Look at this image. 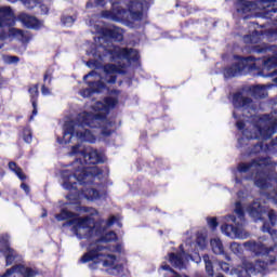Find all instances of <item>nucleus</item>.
I'll list each match as a JSON object with an SVG mask.
<instances>
[{"instance_id": "1", "label": "nucleus", "mask_w": 277, "mask_h": 277, "mask_svg": "<svg viewBox=\"0 0 277 277\" xmlns=\"http://www.w3.org/2000/svg\"><path fill=\"white\" fill-rule=\"evenodd\" d=\"M69 155L76 157V160L61 171L62 187L72 192L66 196L67 200H78L81 196L87 200H98L101 198L98 190L92 187L79 188V185H92L96 179H101L103 171L96 167V163L105 161L103 154L92 148L83 150L81 145L77 144L71 147Z\"/></svg>"}, {"instance_id": "2", "label": "nucleus", "mask_w": 277, "mask_h": 277, "mask_svg": "<svg viewBox=\"0 0 277 277\" xmlns=\"http://www.w3.org/2000/svg\"><path fill=\"white\" fill-rule=\"evenodd\" d=\"M118 94H120L118 90L110 91L109 96L104 102H96L92 106L94 113L83 111L77 116L75 121L65 122L63 138L57 137L58 144H70L72 137H77L80 142L94 144L96 142V133L90 129L101 128V135L109 137L114 133L111 127L115 123L107 119V114H109V109H114L118 105ZM85 127H90V129Z\"/></svg>"}, {"instance_id": "3", "label": "nucleus", "mask_w": 277, "mask_h": 277, "mask_svg": "<svg viewBox=\"0 0 277 277\" xmlns=\"http://www.w3.org/2000/svg\"><path fill=\"white\" fill-rule=\"evenodd\" d=\"M233 117L238 131H242V137L238 138V146L241 148L250 144V140H269L277 129V118L264 115L260 118V126L251 122L256 114V105L246 91H238L233 95ZM248 124H250L248 127ZM248 127V128H246Z\"/></svg>"}, {"instance_id": "4", "label": "nucleus", "mask_w": 277, "mask_h": 277, "mask_svg": "<svg viewBox=\"0 0 277 277\" xmlns=\"http://www.w3.org/2000/svg\"><path fill=\"white\" fill-rule=\"evenodd\" d=\"M93 58L87 62L89 68H103V62H116L117 65L104 66V75L108 83H116L117 75H126L131 62L140 60V53L135 49L116 47L114 44L100 45L91 52Z\"/></svg>"}, {"instance_id": "5", "label": "nucleus", "mask_w": 277, "mask_h": 277, "mask_svg": "<svg viewBox=\"0 0 277 277\" xmlns=\"http://www.w3.org/2000/svg\"><path fill=\"white\" fill-rule=\"evenodd\" d=\"M84 213H89L90 216L84 217H75L72 212L67 210H62L60 214H56L55 217L57 222H64V220H68L63 224V226H72L71 232L76 235L78 239H91V237H101L105 233L106 228L109 226H114L116 224V216H110L107 222L98 221L97 223L94 221L92 215H98V211L94 208H83ZM75 217V219H72Z\"/></svg>"}, {"instance_id": "6", "label": "nucleus", "mask_w": 277, "mask_h": 277, "mask_svg": "<svg viewBox=\"0 0 277 277\" xmlns=\"http://www.w3.org/2000/svg\"><path fill=\"white\" fill-rule=\"evenodd\" d=\"M243 248L255 256H261L254 263L243 261L242 269H237L238 277H250V274L265 276L276 269L277 248L269 247V242L263 238L243 242Z\"/></svg>"}, {"instance_id": "7", "label": "nucleus", "mask_w": 277, "mask_h": 277, "mask_svg": "<svg viewBox=\"0 0 277 277\" xmlns=\"http://www.w3.org/2000/svg\"><path fill=\"white\" fill-rule=\"evenodd\" d=\"M238 174H249L246 180L254 181L260 189L269 187V160L261 158L249 163H240L236 170Z\"/></svg>"}, {"instance_id": "8", "label": "nucleus", "mask_w": 277, "mask_h": 277, "mask_svg": "<svg viewBox=\"0 0 277 277\" xmlns=\"http://www.w3.org/2000/svg\"><path fill=\"white\" fill-rule=\"evenodd\" d=\"M117 236L116 233L109 232L105 236H102L100 239H95L94 243H91L89 246V252H87L81 258V263H85L92 259V255H94L95 252H97V256H105L107 255V259L103 262V267H111L114 263H116V255L113 254V252H120V246H111L107 245L109 241H116Z\"/></svg>"}, {"instance_id": "9", "label": "nucleus", "mask_w": 277, "mask_h": 277, "mask_svg": "<svg viewBox=\"0 0 277 277\" xmlns=\"http://www.w3.org/2000/svg\"><path fill=\"white\" fill-rule=\"evenodd\" d=\"M16 15L10 6H0V40H5L8 36L15 38L19 42H29L31 34L23 29L15 28Z\"/></svg>"}, {"instance_id": "10", "label": "nucleus", "mask_w": 277, "mask_h": 277, "mask_svg": "<svg viewBox=\"0 0 277 277\" xmlns=\"http://www.w3.org/2000/svg\"><path fill=\"white\" fill-rule=\"evenodd\" d=\"M235 214H229L225 217L226 222H233L235 225L223 224L221 230L226 237H232V239H248L250 234L243 229L246 226V214L243 213V206L241 201L235 203L234 209Z\"/></svg>"}, {"instance_id": "11", "label": "nucleus", "mask_w": 277, "mask_h": 277, "mask_svg": "<svg viewBox=\"0 0 277 277\" xmlns=\"http://www.w3.org/2000/svg\"><path fill=\"white\" fill-rule=\"evenodd\" d=\"M236 10L238 14H248L254 10H261L262 18H272L277 13V0H238L236 2Z\"/></svg>"}, {"instance_id": "12", "label": "nucleus", "mask_w": 277, "mask_h": 277, "mask_svg": "<svg viewBox=\"0 0 277 277\" xmlns=\"http://www.w3.org/2000/svg\"><path fill=\"white\" fill-rule=\"evenodd\" d=\"M94 68L95 70L90 71L88 75L83 76V81H85L87 85L89 88L82 89L80 91V96H83V98H89L91 94H96L103 90H105V83H111L107 81L105 77V66L96 68V67H90Z\"/></svg>"}, {"instance_id": "13", "label": "nucleus", "mask_w": 277, "mask_h": 277, "mask_svg": "<svg viewBox=\"0 0 277 277\" xmlns=\"http://www.w3.org/2000/svg\"><path fill=\"white\" fill-rule=\"evenodd\" d=\"M102 16L103 18H108L109 21L120 23L121 21H127L129 14L126 9L120 5V1H117L113 2L110 11H103Z\"/></svg>"}, {"instance_id": "14", "label": "nucleus", "mask_w": 277, "mask_h": 277, "mask_svg": "<svg viewBox=\"0 0 277 277\" xmlns=\"http://www.w3.org/2000/svg\"><path fill=\"white\" fill-rule=\"evenodd\" d=\"M261 36H266V38H277V27L276 28H269L267 30L259 31L253 30L252 34L246 35L243 37L245 44H258V42H261Z\"/></svg>"}, {"instance_id": "15", "label": "nucleus", "mask_w": 277, "mask_h": 277, "mask_svg": "<svg viewBox=\"0 0 277 277\" xmlns=\"http://www.w3.org/2000/svg\"><path fill=\"white\" fill-rule=\"evenodd\" d=\"M38 276V271L26 267L24 265H14L12 268L6 269L5 274L1 277H35Z\"/></svg>"}, {"instance_id": "16", "label": "nucleus", "mask_w": 277, "mask_h": 277, "mask_svg": "<svg viewBox=\"0 0 277 277\" xmlns=\"http://www.w3.org/2000/svg\"><path fill=\"white\" fill-rule=\"evenodd\" d=\"M146 5H148V2L146 1L141 2L133 0L129 2L128 10L132 21H142L144 16V8H146Z\"/></svg>"}, {"instance_id": "17", "label": "nucleus", "mask_w": 277, "mask_h": 277, "mask_svg": "<svg viewBox=\"0 0 277 277\" xmlns=\"http://www.w3.org/2000/svg\"><path fill=\"white\" fill-rule=\"evenodd\" d=\"M17 21H19L24 27H27V29H40V27H42V23L38 21V18L27 13H21L17 16Z\"/></svg>"}, {"instance_id": "18", "label": "nucleus", "mask_w": 277, "mask_h": 277, "mask_svg": "<svg viewBox=\"0 0 277 277\" xmlns=\"http://www.w3.org/2000/svg\"><path fill=\"white\" fill-rule=\"evenodd\" d=\"M104 36L115 40V42H122L124 40V30L118 26H110L104 30Z\"/></svg>"}, {"instance_id": "19", "label": "nucleus", "mask_w": 277, "mask_h": 277, "mask_svg": "<svg viewBox=\"0 0 277 277\" xmlns=\"http://www.w3.org/2000/svg\"><path fill=\"white\" fill-rule=\"evenodd\" d=\"M210 246L214 254H222L224 259H226V261H230V255L224 252V245L222 243V240L220 238H212L210 240Z\"/></svg>"}, {"instance_id": "20", "label": "nucleus", "mask_w": 277, "mask_h": 277, "mask_svg": "<svg viewBox=\"0 0 277 277\" xmlns=\"http://www.w3.org/2000/svg\"><path fill=\"white\" fill-rule=\"evenodd\" d=\"M4 245V249L3 246ZM3 250H6V255H5V261H6V265H12V263H16L17 261H21V258L16 255V251H14L13 249H11L8 246V242H3L0 241V252H3Z\"/></svg>"}, {"instance_id": "21", "label": "nucleus", "mask_w": 277, "mask_h": 277, "mask_svg": "<svg viewBox=\"0 0 277 277\" xmlns=\"http://www.w3.org/2000/svg\"><path fill=\"white\" fill-rule=\"evenodd\" d=\"M39 85L35 84L28 89L30 94V102L34 107L32 116H38V96H40V92L38 91Z\"/></svg>"}, {"instance_id": "22", "label": "nucleus", "mask_w": 277, "mask_h": 277, "mask_svg": "<svg viewBox=\"0 0 277 277\" xmlns=\"http://www.w3.org/2000/svg\"><path fill=\"white\" fill-rule=\"evenodd\" d=\"M185 254V251H182L180 253H170L169 261L173 267L176 269H183L185 267V263L183 262V256Z\"/></svg>"}, {"instance_id": "23", "label": "nucleus", "mask_w": 277, "mask_h": 277, "mask_svg": "<svg viewBox=\"0 0 277 277\" xmlns=\"http://www.w3.org/2000/svg\"><path fill=\"white\" fill-rule=\"evenodd\" d=\"M51 81H53V69H48L43 76V85L41 87V94L43 96H49L51 94V90L47 88V85H51Z\"/></svg>"}, {"instance_id": "24", "label": "nucleus", "mask_w": 277, "mask_h": 277, "mask_svg": "<svg viewBox=\"0 0 277 277\" xmlns=\"http://www.w3.org/2000/svg\"><path fill=\"white\" fill-rule=\"evenodd\" d=\"M104 261H109V258H107V254L98 255L97 252H95L87 262H82V263H90L89 264L90 269H96L98 267V264L102 263V266H103Z\"/></svg>"}, {"instance_id": "25", "label": "nucleus", "mask_w": 277, "mask_h": 277, "mask_svg": "<svg viewBox=\"0 0 277 277\" xmlns=\"http://www.w3.org/2000/svg\"><path fill=\"white\" fill-rule=\"evenodd\" d=\"M251 93L254 98H265L267 96V89L265 85L258 84L251 88Z\"/></svg>"}, {"instance_id": "26", "label": "nucleus", "mask_w": 277, "mask_h": 277, "mask_svg": "<svg viewBox=\"0 0 277 277\" xmlns=\"http://www.w3.org/2000/svg\"><path fill=\"white\" fill-rule=\"evenodd\" d=\"M9 169L11 170V172H14V174H16L19 181H25V179H27L25 173H23V169H21V167H17L16 162H9Z\"/></svg>"}, {"instance_id": "27", "label": "nucleus", "mask_w": 277, "mask_h": 277, "mask_svg": "<svg viewBox=\"0 0 277 277\" xmlns=\"http://www.w3.org/2000/svg\"><path fill=\"white\" fill-rule=\"evenodd\" d=\"M276 45H267V44H262V45H256L253 48V53H258V55H261L263 53H267V51H276Z\"/></svg>"}, {"instance_id": "28", "label": "nucleus", "mask_w": 277, "mask_h": 277, "mask_svg": "<svg viewBox=\"0 0 277 277\" xmlns=\"http://www.w3.org/2000/svg\"><path fill=\"white\" fill-rule=\"evenodd\" d=\"M262 232L263 233H268V235L272 237L273 241H275V243H277V230L273 229L269 226V223H267V222L263 223Z\"/></svg>"}, {"instance_id": "29", "label": "nucleus", "mask_w": 277, "mask_h": 277, "mask_svg": "<svg viewBox=\"0 0 277 277\" xmlns=\"http://www.w3.org/2000/svg\"><path fill=\"white\" fill-rule=\"evenodd\" d=\"M11 3H16L18 0H9ZM22 3H24L25 8L28 10H34L38 3H40L42 0H21Z\"/></svg>"}, {"instance_id": "30", "label": "nucleus", "mask_w": 277, "mask_h": 277, "mask_svg": "<svg viewBox=\"0 0 277 277\" xmlns=\"http://www.w3.org/2000/svg\"><path fill=\"white\" fill-rule=\"evenodd\" d=\"M203 262L206 265V272L209 276H213V263L211 262V259L208 254L203 255Z\"/></svg>"}, {"instance_id": "31", "label": "nucleus", "mask_w": 277, "mask_h": 277, "mask_svg": "<svg viewBox=\"0 0 277 277\" xmlns=\"http://www.w3.org/2000/svg\"><path fill=\"white\" fill-rule=\"evenodd\" d=\"M75 21H77L76 17H72V16H66L64 15L62 18H61V22L62 24L65 26V27H72V25H75Z\"/></svg>"}, {"instance_id": "32", "label": "nucleus", "mask_w": 277, "mask_h": 277, "mask_svg": "<svg viewBox=\"0 0 277 277\" xmlns=\"http://www.w3.org/2000/svg\"><path fill=\"white\" fill-rule=\"evenodd\" d=\"M23 135H24V142H26V144H31V140H32L31 129L29 128L24 129Z\"/></svg>"}, {"instance_id": "33", "label": "nucleus", "mask_w": 277, "mask_h": 277, "mask_svg": "<svg viewBox=\"0 0 277 277\" xmlns=\"http://www.w3.org/2000/svg\"><path fill=\"white\" fill-rule=\"evenodd\" d=\"M229 248L234 254H241V245H239L238 242H232Z\"/></svg>"}, {"instance_id": "34", "label": "nucleus", "mask_w": 277, "mask_h": 277, "mask_svg": "<svg viewBox=\"0 0 277 277\" xmlns=\"http://www.w3.org/2000/svg\"><path fill=\"white\" fill-rule=\"evenodd\" d=\"M197 246L200 248V250L205 249L207 246V240L202 236L197 237Z\"/></svg>"}, {"instance_id": "35", "label": "nucleus", "mask_w": 277, "mask_h": 277, "mask_svg": "<svg viewBox=\"0 0 277 277\" xmlns=\"http://www.w3.org/2000/svg\"><path fill=\"white\" fill-rule=\"evenodd\" d=\"M122 272H124V266H122V264H119L113 267V274L115 276H118V274H122Z\"/></svg>"}, {"instance_id": "36", "label": "nucleus", "mask_w": 277, "mask_h": 277, "mask_svg": "<svg viewBox=\"0 0 277 277\" xmlns=\"http://www.w3.org/2000/svg\"><path fill=\"white\" fill-rule=\"evenodd\" d=\"M219 267H221L222 272H225V274L230 272V266L226 262H219Z\"/></svg>"}, {"instance_id": "37", "label": "nucleus", "mask_w": 277, "mask_h": 277, "mask_svg": "<svg viewBox=\"0 0 277 277\" xmlns=\"http://www.w3.org/2000/svg\"><path fill=\"white\" fill-rule=\"evenodd\" d=\"M261 150H263V142H258L254 144V147L251 151L252 153H261Z\"/></svg>"}, {"instance_id": "38", "label": "nucleus", "mask_w": 277, "mask_h": 277, "mask_svg": "<svg viewBox=\"0 0 277 277\" xmlns=\"http://www.w3.org/2000/svg\"><path fill=\"white\" fill-rule=\"evenodd\" d=\"M208 224L211 228H217V220L215 217L209 219Z\"/></svg>"}, {"instance_id": "39", "label": "nucleus", "mask_w": 277, "mask_h": 277, "mask_svg": "<svg viewBox=\"0 0 277 277\" xmlns=\"http://www.w3.org/2000/svg\"><path fill=\"white\" fill-rule=\"evenodd\" d=\"M6 62H8V64H16V63H18V57L17 56H8Z\"/></svg>"}, {"instance_id": "40", "label": "nucleus", "mask_w": 277, "mask_h": 277, "mask_svg": "<svg viewBox=\"0 0 277 277\" xmlns=\"http://www.w3.org/2000/svg\"><path fill=\"white\" fill-rule=\"evenodd\" d=\"M21 189L25 190L26 194H29V186L25 183L21 184Z\"/></svg>"}, {"instance_id": "41", "label": "nucleus", "mask_w": 277, "mask_h": 277, "mask_svg": "<svg viewBox=\"0 0 277 277\" xmlns=\"http://www.w3.org/2000/svg\"><path fill=\"white\" fill-rule=\"evenodd\" d=\"M40 9L43 14H49V8H47V5L42 4Z\"/></svg>"}, {"instance_id": "42", "label": "nucleus", "mask_w": 277, "mask_h": 277, "mask_svg": "<svg viewBox=\"0 0 277 277\" xmlns=\"http://www.w3.org/2000/svg\"><path fill=\"white\" fill-rule=\"evenodd\" d=\"M95 5H100V6L105 5V0H95Z\"/></svg>"}, {"instance_id": "43", "label": "nucleus", "mask_w": 277, "mask_h": 277, "mask_svg": "<svg viewBox=\"0 0 277 277\" xmlns=\"http://www.w3.org/2000/svg\"><path fill=\"white\" fill-rule=\"evenodd\" d=\"M276 75H277V69H275L272 72L265 75V77H276Z\"/></svg>"}, {"instance_id": "44", "label": "nucleus", "mask_w": 277, "mask_h": 277, "mask_svg": "<svg viewBox=\"0 0 277 277\" xmlns=\"http://www.w3.org/2000/svg\"><path fill=\"white\" fill-rule=\"evenodd\" d=\"M235 182H236L237 184L241 183V180L239 179V176L236 175Z\"/></svg>"}, {"instance_id": "45", "label": "nucleus", "mask_w": 277, "mask_h": 277, "mask_svg": "<svg viewBox=\"0 0 277 277\" xmlns=\"http://www.w3.org/2000/svg\"><path fill=\"white\" fill-rule=\"evenodd\" d=\"M92 5H93V4H92V1H88V2H87V8H92Z\"/></svg>"}, {"instance_id": "46", "label": "nucleus", "mask_w": 277, "mask_h": 277, "mask_svg": "<svg viewBox=\"0 0 277 277\" xmlns=\"http://www.w3.org/2000/svg\"><path fill=\"white\" fill-rule=\"evenodd\" d=\"M41 217H47V212L42 213Z\"/></svg>"}, {"instance_id": "47", "label": "nucleus", "mask_w": 277, "mask_h": 277, "mask_svg": "<svg viewBox=\"0 0 277 277\" xmlns=\"http://www.w3.org/2000/svg\"><path fill=\"white\" fill-rule=\"evenodd\" d=\"M30 120H34V116L30 117Z\"/></svg>"}, {"instance_id": "48", "label": "nucleus", "mask_w": 277, "mask_h": 277, "mask_svg": "<svg viewBox=\"0 0 277 277\" xmlns=\"http://www.w3.org/2000/svg\"><path fill=\"white\" fill-rule=\"evenodd\" d=\"M252 26H254L255 24L254 23H251Z\"/></svg>"}]
</instances>
